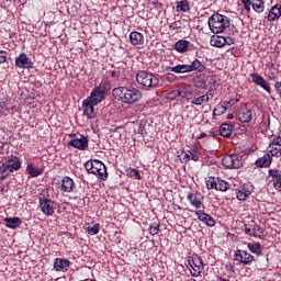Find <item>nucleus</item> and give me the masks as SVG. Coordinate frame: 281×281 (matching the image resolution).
Listing matches in <instances>:
<instances>
[{"instance_id": "1", "label": "nucleus", "mask_w": 281, "mask_h": 281, "mask_svg": "<svg viewBox=\"0 0 281 281\" xmlns=\"http://www.w3.org/2000/svg\"><path fill=\"white\" fill-rule=\"evenodd\" d=\"M112 93L116 100L125 104H135V102L142 100V92L133 87L114 88Z\"/></svg>"}, {"instance_id": "2", "label": "nucleus", "mask_w": 281, "mask_h": 281, "mask_svg": "<svg viewBox=\"0 0 281 281\" xmlns=\"http://www.w3.org/2000/svg\"><path fill=\"white\" fill-rule=\"evenodd\" d=\"M21 170V159L16 156H10L0 166V181H5L12 172Z\"/></svg>"}, {"instance_id": "3", "label": "nucleus", "mask_w": 281, "mask_h": 281, "mask_svg": "<svg viewBox=\"0 0 281 281\" xmlns=\"http://www.w3.org/2000/svg\"><path fill=\"white\" fill-rule=\"evenodd\" d=\"M228 25L229 19L225 15L216 13L209 19V27L213 34H221L225 32Z\"/></svg>"}, {"instance_id": "4", "label": "nucleus", "mask_w": 281, "mask_h": 281, "mask_svg": "<svg viewBox=\"0 0 281 281\" xmlns=\"http://www.w3.org/2000/svg\"><path fill=\"white\" fill-rule=\"evenodd\" d=\"M136 82L144 89H155L159 87V77L142 70L136 75Z\"/></svg>"}, {"instance_id": "5", "label": "nucleus", "mask_w": 281, "mask_h": 281, "mask_svg": "<svg viewBox=\"0 0 281 281\" xmlns=\"http://www.w3.org/2000/svg\"><path fill=\"white\" fill-rule=\"evenodd\" d=\"M85 168L89 175H95V177H99L102 181L109 179L106 166L100 160H89L85 164Z\"/></svg>"}, {"instance_id": "6", "label": "nucleus", "mask_w": 281, "mask_h": 281, "mask_svg": "<svg viewBox=\"0 0 281 281\" xmlns=\"http://www.w3.org/2000/svg\"><path fill=\"white\" fill-rule=\"evenodd\" d=\"M222 166H224V168H228L229 170L243 168V156L238 154L224 156L222 158Z\"/></svg>"}, {"instance_id": "7", "label": "nucleus", "mask_w": 281, "mask_h": 281, "mask_svg": "<svg viewBox=\"0 0 281 281\" xmlns=\"http://www.w3.org/2000/svg\"><path fill=\"white\" fill-rule=\"evenodd\" d=\"M188 265L190 267L189 271L193 278H199L201 271H203V259L199 256L190 257L188 259Z\"/></svg>"}, {"instance_id": "8", "label": "nucleus", "mask_w": 281, "mask_h": 281, "mask_svg": "<svg viewBox=\"0 0 281 281\" xmlns=\"http://www.w3.org/2000/svg\"><path fill=\"white\" fill-rule=\"evenodd\" d=\"M40 207L45 216H54V211L56 210L54 201L46 198H40Z\"/></svg>"}, {"instance_id": "9", "label": "nucleus", "mask_w": 281, "mask_h": 281, "mask_svg": "<svg viewBox=\"0 0 281 281\" xmlns=\"http://www.w3.org/2000/svg\"><path fill=\"white\" fill-rule=\"evenodd\" d=\"M250 78L252 79L254 85H257V87H261L263 91H267V93H271V85L267 79H265L262 76L258 75V72L250 74Z\"/></svg>"}, {"instance_id": "10", "label": "nucleus", "mask_w": 281, "mask_h": 281, "mask_svg": "<svg viewBox=\"0 0 281 281\" xmlns=\"http://www.w3.org/2000/svg\"><path fill=\"white\" fill-rule=\"evenodd\" d=\"M179 91L180 98H182V100H187V102H190L193 95H199V91L194 90V88H192L190 85L180 86Z\"/></svg>"}, {"instance_id": "11", "label": "nucleus", "mask_w": 281, "mask_h": 281, "mask_svg": "<svg viewBox=\"0 0 281 281\" xmlns=\"http://www.w3.org/2000/svg\"><path fill=\"white\" fill-rule=\"evenodd\" d=\"M68 146L78 148V150H86L89 148V137L82 135L80 138L70 139Z\"/></svg>"}, {"instance_id": "12", "label": "nucleus", "mask_w": 281, "mask_h": 281, "mask_svg": "<svg viewBox=\"0 0 281 281\" xmlns=\"http://www.w3.org/2000/svg\"><path fill=\"white\" fill-rule=\"evenodd\" d=\"M15 65L20 69H32L34 67V63L27 58L25 53H22L19 57H16Z\"/></svg>"}, {"instance_id": "13", "label": "nucleus", "mask_w": 281, "mask_h": 281, "mask_svg": "<svg viewBox=\"0 0 281 281\" xmlns=\"http://www.w3.org/2000/svg\"><path fill=\"white\" fill-rule=\"evenodd\" d=\"M93 106L98 105L92 103L89 99H86L82 103L83 115H86L88 120H93V117H95V109Z\"/></svg>"}, {"instance_id": "14", "label": "nucleus", "mask_w": 281, "mask_h": 281, "mask_svg": "<svg viewBox=\"0 0 281 281\" xmlns=\"http://www.w3.org/2000/svg\"><path fill=\"white\" fill-rule=\"evenodd\" d=\"M207 82H212V85H214L216 79L213 77L199 76L194 79V87H196V89H207Z\"/></svg>"}, {"instance_id": "15", "label": "nucleus", "mask_w": 281, "mask_h": 281, "mask_svg": "<svg viewBox=\"0 0 281 281\" xmlns=\"http://www.w3.org/2000/svg\"><path fill=\"white\" fill-rule=\"evenodd\" d=\"M235 257L236 260L243 265H251V262H254V256L247 252V250H237L235 252Z\"/></svg>"}, {"instance_id": "16", "label": "nucleus", "mask_w": 281, "mask_h": 281, "mask_svg": "<svg viewBox=\"0 0 281 281\" xmlns=\"http://www.w3.org/2000/svg\"><path fill=\"white\" fill-rule=\"evenodd\" d=\"M187 199L189 201V203L195 207V210H201V207L203 206V198H201V195L199 193H188Z\"/></svg>"}, {"instance_id": "17", "label": "nucleus", "mask_w": 281, "mask_h": 281, "mask_svg": "<svg viewBox=\"0 0 281 281\" xmlns=\"http://www.w3.org/2000/svg\"><path fill=\"white\" fill-rule=\"evenodd\" d=\"M195 214L202 223H205L209 227H214L216 225V221H214V217L212 215L203 212V211H195Z\"/></svg>"}, {"instance_id": "18", "label": "nucleus", "mask_w": 281, "mask_h": 281, "mask_svg": "<svg viewBox=\"0 0 281 281\" xmlns=\"http://www.w3.org/2000/svg\"><path fill=\"white\" fill-rule=\"evenodd\" d=\"M106 94L103 93L100 90H97V88H94L90 94V97L87 98V100H89L92 104H100V102H102L103 100H105Z\"/></svg>"}, {"instance_id": "19", "label": "nucleus", "mask_w": 281, "mask_h": 281, "mask_svg": "<svg viewBox=\"0 0 281 281\" xmlns=\"http://www.w3.org/2000/svg\"><path fill=\"white\" fill-rule=\"evenodd\" d=\"M252 119H254V113L249 108L241 109L238 112V120L244 124H249V122H251Z\"/></svg>"}, {"instance_id": "20", "label": "nucleus", "mask_w": 281, "mask_h": 281, "mask_svg": "<svg viewBox=\"0 0 281 281\" xmlns=\"http://www.w3.org/2000/svg\"><path fill=\"white\" fill-rule=\"evenodd\" d=\"M76 188V182H74V179L69 177H64L60 182V190L61 192H74V189Z\"/></svg>"}, {"instance_id": "21", "label": "nucleus", "mask_w": 281, "mask_h": 281, "mask_svg": "<svg viewBox=\"0 0 281 281\" xmlns=\"http://www.w3.org/2000/svg\"><path fill=\"white\" fill-rule=\"evenodd\" d=\"M71 265V261L68 259L56 258L54 261L55 271H67Z\"/></svg>"}, {"instance_id": "22", "label": "nucleus", "mask_w": 281, "mask_h": 281, "mask_svg": "<svg viewBox=\"0 0 281 281\" xmlns=\"http://www.w3.org/2000/svg\"><path fill=\"white\" fill-rule=\"evenodd\" d=\"M130 41L134 47H139V45H144V35L137 31H134L130 34Z\"/></svg>"}, {"instance_id": "23", "label": "nucleus", "mask_w": 281, "mask_h": 281, "mask_svg": "<svg viewBox=\"0 0 281 281\" xmlns=\"http://www.w3.org/2000/svg\"><path fill=\"white\" fill-rule=\"evenodd\" d=\"M271 155L265 154L263 157H260L256 160L255 166H257V168H269L271 166Z\"/></svg>"}, {"instance_id": "24", "label": "nucleus", "mask_w": 281, "mask_h": 281, "mask_svg": "<svg viewBox=\"0 0 281 281\" xmlns=\"http://www.w3.org/2000/svg\"><path fill=\"white\" fill-rule=\"evenodd\" d=\"M281 16V4L273 5L268 13V21H278Z\"/></svg>"}, {"instance_id": "25", "label": "nucleus", "mask_w": 281, "mask_h": 281, "mask_svg": "<svg viewBox=\"0 0 281 281\" xmlns=\"http://www.w3.org/2000/svg\"><path fill=\"white\" fill-rule=\"evenodd\" d=\"M189 47H190V42L186 40H180L175 44V49L179 54H186V52L189 50Z\"/></svg>"}, {"instance_id": "26", "label": "nucleus", "mask_w": 281, "mask_h": 281, "mask_svg": "<svg viewBox=\"0 0 281 281\" xmlns=\"http://www.w3.org/2000/svg\"><path fill=\"white\" fill-rule=\"evenodd\" d=\"M167 71H172L173 74H190V65L183 64V65H177L175 67H169Z\"/></svg>"}, {"instance_id": "27", "label": "nucleus", "mask_w": 281, "mask_h": 281, "mask_svg": "<svg viewBox=\"0 0 281 281\" xmlns=\"http://www.w3.org/2000/svg\"><path fill=\"white\" fill-rule=\"evenodd\" d=\"M234 131V125L229 124V123H223L220 126V135L222 137H232V132Z\"/></svg>"}, {"instance_id": "28", "label": "nucleus", "mask_w": 281, "mask_h": 281, "mask_svg": "<svg viewBox=\"0 0 281 281\" xmlns=\"http://www.w3.org/2000/svg\"><path fill=\"white\" fill-rule=\"evenodd\" d=\"M238 201H247L251 196V191L247 187H241L236 192Z\"/></svg>"}, {"instance_id": "29", "label": "nucleus", "mask_w": 281, "mask_h": 281, "mask_svg": "<svg viewBox=\"0 0 281 281\" xmlns=\"http://www.w3.org/2000/svg\"><path fill=\"white\" fill-rule=\"evenodd\" d=\"M210 43L212 47H225V37L221 35H212Z\"/></svg>"}, {"instance_id": "30", "label": "nucleus", "mask_w": 281, "mask_h": 281, "mask_svg": "<svg viewBox=\"0 0 281 281\" xmlns=\"http://www.w3.org/2000/svg\"><path fill=\"white\" fill-rule=\"evenodd\" d=\"M203 104H207V99H205L204 94L193 95V99H191V106H203Z\"/></svg>"}, {"instance_id": "31", "label": "nucleus", "mask_w": 281, "mask_h": 281, "mask_svg": "<svg viewBox=\"0 0 281 281\" xmlns=\"http://www.w3.org/2000/svg\"><path fill=\"white\" fill-rule=\"evenodd\" d=\"M4 223H7V227H10V229H16V227H20V225H21V218L5 217Z\"/></svg>"}, {"instance_id": "32", "label": "nucleus", "mask_w": 281, "mask_h": 281, "mask_svg": "<svg viewBox=\"0 0 281 281\" xmlns=\"http://www.w3.org/2000/svg\"><path fill=\"white\" fill-rule=\"evenodd\" d=\"M268 154H270V157H281V146L270 143L268 147Z\"/></svg>"}, {"instance_id": "33", "label": "nucleus", "mask_w": 281, "mask_h": 281, "mask_svg": "<svg viewBox=\"0 0 281 281\" xmlns=\"http://www.w3.org/2000/svg\"><path fill=\"white\" fill-rule=\"evenodd\" d=\"M191 72L192 71H199V72H203L205 71V66L199 60V59H194L191 65H189Z\"/></svg>"}, {"instance_id": "34", "label": "nucleus", "mask_w": 281, "mask_h": 281, "mask_svg": "<svg viewBox=\"0 0 281 281\" xmlns=\"http://www.w3.org/2000/svg\"><path fill=\"white\" fill-rule=\"evenodd\" d=\"M177 12H190V2L188 0H181L176 5Z\"/></svg>"}, {"instance_id": "35", "label": "nucleus", "mask_w": 281, "mask_h": 281, "mask_svg": "<svg viewBox=\"0 0 281 281\" xmlns=\"http://www.w3.org/2000/svg\"><path fill=\"white\" fill-rule=\"evenodd\" d=\"M248 249L251 254H256L257 256H262V245L260 243L248 244Z\"/></svg>"}, {"instance_id": "36", "label": "nucleus", "mask_w": 281, "mask_h": 281, "mask_svg": "<svg viewBox=\"0 0 281 281\" xmlns=\"http://www.w3.org/2000/svg\"><path fill=\"white\" fill-rule=\"evenodd\" d=\"M26 172H29L31 177H40V175H43V169L36 168L34 165L30 164L26 167Z\"/></svg>"}, {"instance_id": "37", "label": "nucleus", "mask_w": 281, "mask_h": 281, "mask_svg": "<svg viewBox=\"0 0 281 281\" xmlns=\"http://www.w3.org/2000/svg\"><path fill=\"white\" fill-rule=\"evenodd\" d=\"M229 188H232V186L227 181L218 179L215 190L220 192H227Z\"/></svg>"}, {"instance_id": "38", "label": "nucleus", "mask_w": 281, "mask_h": 281, "mask_svg": "<svg viewBox=\"0 0 281 281\" xmlns=\"http://www.w3.org/2000/svg\"><path fill=\"white\" fill-rule=\"evenodd\" d=\"M252 10L258 14L265 12V0H258L257 2L250 4Z\"/></svg>"}, {"instance_id": "39", "label": "nucleus", "mask_w": 281, "mask_h": 281, "mask_svg": "<svg viewBox=\"0 0 281 281\" xmlns=\"http://www.w3.org/2000/svg\"><path fill=\"white\" fill-rule=\"evenodd\" d=\"M95 89L106 95L108 91H111V83H109V81L106 80H103Z\"/></svg>"}, {"instance_id": "40", "label": "nucleus", "mask_w": 281, "mask_h": 281, "mask_svg": "<svg viewBox=\"0 0 281 281\" xmlns=\"http://www.w3.org/2000/svg\"><path fill=\"white\" fill-rule=\"evenodd\" d=\"M199 155H201V153H199V147H195L192 151H188V154H186L187 159H191L192 161H199Z\"/></svg>"}, {"instance_id": "41", "label": "nucleus", "mask_w": 281, "mask_h": 281, "mask_svg": "<svg viewBox=\"0 0 281 281\" xmlns=\"http://www.w3.org/2000/svg\"><path fill=\"white\" fill-rule=\"evenodd\" d=\"M224 104H217V106L213 110V115H223V113H227V105Z\"/></svg>"}, {"instance_id": "42", "label": "nucleus", "mask_w": 281, "mask_h": 281, "mask_svg": "<svg viewBox=\"0 0 281 281\" xmlns=\"http://www.w3.org/2000/svg\"><path fill=\"white\" fill-rule=\"evenodd\" d=\"M159 227H161L159 222H154L151 225H149V234L151 236H157V234H159Z\"/></svg>"}, {"instance_id": "43", "label": "nucleus", "mask_w": 281, "mask_h": 281, "mask_svg": "<svg viewBox=\"0 0 281 281\" xmlns=\"http://www.w3.org/2000/svg\"><path fill=\"white\" fill-rule=\"evenodd\" d=\"M87 232L90 236H95V234H100V224H94L93 226H88Z\"/></svg>"}, {"instance_id": "44", "label": "nucleus", "mask_w": 281, "mask_h": 281, "mask_svg": "<svg viewBox=\"0 0 281 281\" xmlns=\"http://www.w3.org/2000/svg\"><path fill=\"white\" fill-rule=\"evenodd\" d=\"M126 172L130 177H134V179H142V175H139V171L137 169L134 168H127Z\"/></svg>"}, {"instance_id": "45", "label": "nucleus", "mask_w": 281, "mask_h": 281, "mask_svg": "<svg viewBox=\"0 0 281 281\" xmlns=\"http://www.w3.org/2000/svg\"><path fill=\"white\" fill-rule=\"evenodd\" d=\"M269 175L272 177L273 181H280L281 179V171L278 169H270Z\"/></svg>"}, {"instance_id": "46", "label": "nucleus", "mask_w": 281, "mask_h": 281, "mask_svg": "<svg viewBox=\"0 0 281 281\" xmlns=\"http://www.w3.org/2000/svg\"><path fill=\"white\" fill-rule=\"evenodd\" d=\"M177 98H181V92L179 89L167 93V100H177Z\"/></svg>"}, {"instance_id": "47", "label": "nucleus", "mask_w": 281, "mask_h": 281, "mask_svg": "<svg viewBox=\"0 0 281 281\" xmlns=\"http://www.w3.org/2000/svg\"><path fill=\"white\" fill-rule=\"evenodd\" d=\"M256 2H258V0H241L245 10H247L248 12H251V4Z\"/></svg>"}, {"instance_id": "48", "label": "nucleus", "mask_w": 281, "mask_h": 281, "mask_svg": "<svg viewBox=\"0 0 281 281\" xmlns=\"http://www.w3.org/2000/svg\"><path fill=\"white\" fill-rule=\"evenodd\" d=\"M216 186H217V181L214 180V178H210L209 180H206V188L209 190H216Z\"/></svg>"}, {"instance_id": "49", "label": "nucleus", "mask_w": 281, "mask_h": 281, "mask_svg": "<svg viewBox=\"0 0 281 281\" xmlns=\"http://www.w3.org/2000/svg\"><path fill=\"white\" fill-rule=\"evenodd\" d=\"M215 93H216V90H214L212 88L209 89L206 91V93L204 94V98L206 99V102H210V100H212V98H214Z\"/></svg>"}, {"instance_id": "50", "label": "nucleus", "mask_w": 281, "mask_h": 281, "mask_svg": "<svg viewBox=\"0 0 281 281\" xmlns=\"http://www.w3.org/2000/svg\"><path fill=\"white\" fill-rule=\"evenodd\" d=\"M182 25H183V24L181 23V21L178 20V21L172 22V23L169 25V27H170L171 30H181V26H182Z\"/></svg>"}, {"instance_id": "51", "label": "nucleus", "mask_w": 281, "mask_h": 281, "mask_svg": "<svg viewBox=\"0 0 281 281\" xmlns=\"http://www.w3.org/2000/svg\"><path fill=\"white\" fill-rule=\"evenodd\" d=\"M270 144H273L274 146H281V133L274 137Z\"/></svg>"}, {"instance_id": "52", "label": "nucleus", "mask_w": 281, "mask_h": 281, "mask_svg": "<svg viewBox=\"0 0 281 281\" xmlns=\"http://www.w3.org/2000/svg\"><path fill=\"white\" fill-rule=\"evenodd\" d=\"M5 52L0 50V65H3L8 60V57L5 56Z\"/></svg>"}, {"instance_id": "53", "label": "nucleus", "mask_w": 281, "mask_h": 281, "mask_svg": "<svg viewBox=\"0 0 281 281\" xmlns=\"http://www.w3.org/2000/svg\"><path fill=\"white\" fill-rule=\"evenodd\" d=\"M245 234H247L248 236H256V229H251L249 227H245L244 229Z\"/></svg>"}, {"instance_id": "54", "label": "nucleus", "mask_w": 281, "mask_h": 281, "mask_svg": "<svg viewBox=\"0 0 281 281\" xmlns=\"http://www.w3.org/2000/svg\"><path fill=\"white\" fill-rule=\"evenodd\" d=\"M235 41L233 37H224V45H234Z\"/></svg>"}, {"instance_id": "55", "label": "nucleus", "mask_w": 281, "mask_h": 281, "mask_svg": "<svg viewBox=\"0 0 281 281\" xmlns=\"http://www.w3.org/2000/svg\"><path fill=\"white\" fill-rule=\"evenodd\" d=\"M273 186L276 190H279V192H281V178H279V180H274Z\"/></svg>"}, {"instance_id": "56", "label": "nucleus", "mask_w": 281, "mask_h": 281, "mask_svg": "<svg viewBox=\"0 0 281 281\" xmlns=\"http://www.w3.org/2000/svg\"><path fill=\"white\" fill-rule=\"evenodd\" d=\"M225 269L229 271V273H234V266L231 262L225 265Z\"/></svg>"}, {"instance_id": "57", "label": "nucleus", "mask_w": 281, "mask_h": 281, "mask_svg": "<svg viewBox=\"0 0 281 281\" xmlns=\"http://www.w3.org/2000/svg\"><path fill=\"white\" fill-rule=\"evenodd\" d=\"M226 103H225V106L227 108V106H234V104H236L235 103V101H234V99H231L228 102L227 101H225Z\"/></svg>"}, {"instance_id": "58", "label": "nucleus", "mask_w": 281, "mask_h": 281, "mask_svg": "<svg viewBox=\"0 0 281 281\" xmlns=\"http://www.w3.org/2000/svg\"><path fill=\"white\" fill-rule=\"evenodd\" d=\"M261 124H262L263 128H269V119H267L266 121L263 120L261 122Z\"/></svg>"}, {"instance_id": "59", "label": "nucleus", "mask_w": 281, "mask_h": 281, "mask_svg": "<svg viewBox=\"0 0 281 281\" xmlns=\"http://www.w3.org/2000/svg\"><path fill=\"white\" fill-rule=\"evenodd\" d=\"M111 78H117V71L112 70L111 71Z\"/></svg>"}, {"instance_id": "60", "label": "nucleus", "mask_w": 281, "mask_h": 281, "mask_svg": "<svg viewBox=\"0 0 281 281\" xmlns=\"http://www.w3.org/2000/svg\"><path fill=\"white\" fill-rule=\"evenodd\" d=\"M204 137H207V134L201 133V134L198 136V139H203Z\"/></svg>"}, {"instance_id": "61", "label": "nucleus", "mask_w": 281, "mask_h": 281, "mask_svg": "<svg viewBox=\"0 0 281 281\" xmlns=\"http://www.w3.org/2000/svg\"><path fill=\"white\" fill-rule=\"evenodd\" d=\"M227 120H234V114H228Z\"/></svg>"}, {"instance_id": "62", "label": "nucleus", "mask_w": 281, "mask_h": 281, "mask_svg": "<svg viewBox=\"0 0 281 281\" xmlns=\"http://www.w3.org/2000/svg\"><path fill=\"white\" fill-rule=\"evenodd\" d=\"M217 281H229V279L220 278Z\"/></svg>"}, {"instance_id": "63", "label": "nucleus", "mask_w": 281, "mask_h": 281, "mask_svg": "<svg viewBox=\"0 0 281 281\" xmlns=\"http://www.w3.org/2000/svg\"><path fill=\"white\" fill-rule=\"evenodd\" d=\"M234 102H235V103H236V102H239V99H235Z\"/></svg>"}]
</instances>
